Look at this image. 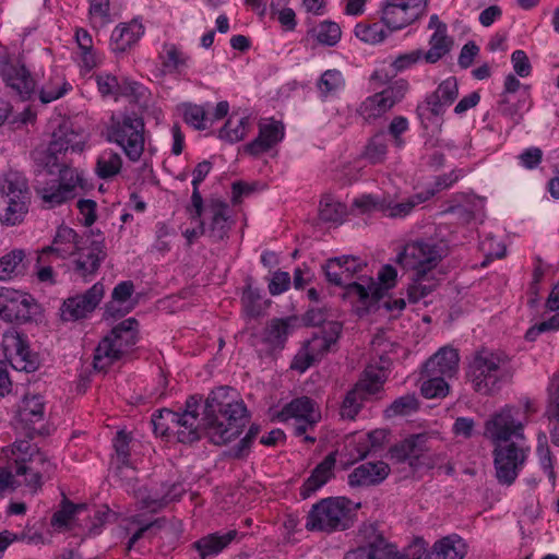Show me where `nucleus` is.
<instances>
[{"instance_id":"1","label":"nucleus","mask_w":559,"mask_h":559,"mask_svg":"<svg viewBox=\"0 0 559 559\" xmlns=\"http://www.w3.org/2000/svg\"><path fill=\"white\" fill-rule=\"evenodd\" d=\"M2 460H5V466L0 467V493L22 486L37 492L55 469L47 454L29 440L17 439L3 448Z\"/></svg>"},{"instance_id":"2","label":"nucleus","mask_w":559,"mask_h":559,"mask_svg":"<svg viewBox=\"0 0 559 559\" xmlns=\"http://www.w3.org/2000/svg\"><path fill=\"white\" fill-rule=\"evenodd\" d=\"M231 393V389L222 386L212 391L205 401L203 421L215 444L230 442L249 421L246 404L230 396Z\"/></svg>"},{"instance_id":"3","label":"nucleus","mask_w":559,"mask_h":559,"mask_svg":"<svg viewBox=\"0 0 559 559\" xmlns=\"http://www.w3.org/2000/svg\"><path fill=\"white\" fill-rule=\"evenodd\" d=\"M366 266L360 258L344 255L328 260L323 270L329 283L343 286L346 297L357 304L358 310L369 312L383 298V289L369 276H358L359 282L352 281Z\"/></svg>"},{"instance_id":"4","label":"nucleus","mask_w":559,"mask_h":559,"mask_svg":"<svg viewBox=\"0 0 559 559\" xmlns=\"http://www.w3.org/2000/svg\"><path fill=\"white\" fill-rule=\"evenodd\" d=\"M510 361L506 354L483 348L468 364L466 379L480 395H492L511 378Z\"/></svg>"},{"instance_id":"5","label":"nucleus","mask_w":559,"mask_h":559,"mask_svg":"<svg viewBox=\"0 0 559 559\" xmlns=\"http://www.w3.org/2000/svg\"><path fill=\"white\" fill-rule=\"evenodd\" d=\"M353 502L345 497L323 498L314 503L306 518L310 532L333 533L352 525Z\"/></svg>"},{"instance_id":"6","label":"nucleus","mask_w":559,"mask_h":559,"mask_svg":"<svg viewBox=\"0 0 559 559\" xmlns=\"http://www.w3.org/2000/svg\"><path fill=\"white\" fill-rule=\"evenodd\" d=\"M107 140L117 144L130 162H139L145 147V123L134 112L112 115L107 127Z\"/></svg>"},{"instance_id":"7","label":"nucleus","mask_w":559,"mask_h":559,"mask_svg":"<svg viewBox=\"0 0 559 559\" xmlns=\"http://www.w3.org/2000/svg\"><path fill=\"white\" fill-rule=\"evenodd\" d=\"M135 319L129 318L116 325L98 344L94 354V368L106 370L121 359L138 342Z\"/></svg>"},{"instance_id":"8","label":"nucleus","mask_w":559,"mask_h":559,"mask_svg":"<svg viewBox=\"0 0 559 559\" xmlns=\"http://www.w3.org/2000/svg\"><path fill=\"white\" fill-rule=\"evenodd\" d=\"M84 171L78 168H63L58 179L39 185L36 193L41 200V205L51 210L60 206L79 194V189L85 185Z\"/></svg>"},{"instance_id":"9","label":"nucleus","mask_w":559,"mask_h":559,"mask_svg":"<svg viewBox=\"0 0 559 559\" xmlns=\"http://www.w3.org/2000/svg\"><path fill=\"white\" fill-rule=\"evenodd\" d=\"M388 378L383 368L368 366L361 378L345 395L341 405L340 415L343 419H355L365 401L379 393Z\"/></svg>"},{"instance_id":"10","label":"nucleus","mask_w":559,"mask_h":559,"mask_svg":"<svg viewBox=\"0 0 559 559\" xmlns=\"http://www.w3.org/2000/svg\"><path fill=\"white\" fill-rule=\"evenodd\" d=\"M530 447L524 442L498 443L493 450L496 477L501 485L511 486L522 471Z\"/></svg>"},{"instance_id":"11","label":"nucleus","mask_w":559,"mask_h":559,"mask_svg":"<svg viewBox=\"0 0 559 559\" xmlns=\"http://www.w3.org/2000/svg\"><path fill=\"white\" fill-rule=\"evenodd\" d=\"M40 307L25 292L0 287V319L10 323H26L36 320Z\"/></svg>"},{"instance_id":"12","label":"nucleus","mask_w":559,"mask_h":559,"mask_svg":"<svg viewBox=\"0 0 559 559\" xmlns=\"http://www.w3.org/2000/svg\"><path fill=\"white\" fill-rule=\"evenodd\" d=\"M426 8L427 0H383L380 5L381 22L393 34L420 20Z\"/></svg>"},{"instance_id":"13","label":"nucleus","mask_w":559,"mask_h":559,"mask_svg":"<svg viewBox=\"0 0 559 559\" xmlns=\"http://www.w3.org/2000/svg\"><path fill=\"white\" fill-rule=\"evenodd\" d=\"M441 260V251L435 243L414 241L407 243L399 254L397 262L414 274L427 275Z\"/></svg>"},{"instance_id":"14","label":"nucleus","mask_w":559,"mask_h":559,"mask_svg":"<svg viewBox=\"0 0 559 559\" xmlns=\"http://www.w3.org/2000/svg\"><path fill=\"white\" fill-rule=\"evenodd\" d=\"M277 418L280 421H292L294 435L301 437L314 427L321 419V414L311 399L301 396L286 404Z\"/></svg>"},{"instance_id":"15","label":"nucleus","mask_w":559,"mask_h":559,"mask_svg":"<svg viewBox=\"0 0 559 559\" xmlns=\"http://www.w3.org/2000/svg\"><path fill=\"white\" fill-rule=\"evenodd\" d=\"M45 400L38 393H26L16 411V429L33 439L44 433Z\"/></svg>"},{"instance_id":"16","label":"nucleus","mask_w":559,"mask_h":559,"mask_svg":"<svg viewBox=\"0 0 559 559\" xmlns=\"http://www.w3.org/2000/svg\"><path fill=\"white\" fill-rule=\"evenodd\" d=\"M407 87V83L401 80L389 85L380 93L367 97L359 106V115L365 120L381 117L404 98Z\"/></svg>"},{"instance_id":"17","label":"nucleus","mask_w":559,"mask_h":559,"mask_svg":"<svg viewBox=\"0 0 559 559\" xmlns=\"http://www.w3.org/2000/svg\"><path fill=\"white\" fill-rule=\"evenodd\" d=\"M459 96V85L454 76L443 80L438 87L428 94L425 100L416 108L421 121L431 117L442 116Z\"/></svg>"},{"instance_id":"18","label":"nucleus","mask_w":559,"mask_h":559,"mask_svg":"<svg viewBox=\"0 0 559 559\" xmlns=\"http://www.w3.org/2000/svg\"><path fill=\"white\" fill-rule=\"evenodd\" d=\"M205 229L207 236L213 241H221L228 237V233L231 228V209L225 201L216 198L207 200L206 204H203V213Z\"/></svg>"},{"instance_id":"19","label":"nucleus","mask_w":559,"mask_h":559,"mask_svg":"<svg viewBox=\"0 0 559 559\" xmlns=\"http://www.w3.org/2000/svg\"><path fill=\"white\" fill-rule=\"evenodd\" d=\"M104 292V285L97 282L84 294L67 298L60 308L61 319L63 321H76L86 318L98 306Z\"/></svg>"},{"instance_id":"20","label":"nucleus","mask_w":559,"mask_h":559,"mask_svg":"<svg viewBox=\"0 0 559 559\" xmlns=\"http://www.w3.org/2000/svg\"><path fill=\"white\" fill-rule=\"evenodd\" d=\"M511 407H504L486 421V435L496 443L509 442L511 437L524 441L523 424L514 419Z\"/></svg>"},{"instance_id":"21","label":"nucleus","mask_w":559,"mask_h":559,"mask_svg":"<svg viewBox=\"0 0 559 559\" xmlns=\"http://www.w3.org/2000/svg\"><path fill=\"white\" fill-rule=\"evenodd\" d=\"M75 253L74 271L84 278L95 275L107 257L104 239H90Z\"/></svg>"},{"instance_id":"22","label":"nucleus","mask_w":559,"mask_h":559,"mask_svg":"<svg viewBox=\"0 0 559 559\" xmlns=\"http://www.w3.org/2000/svg\"><path fill=\"white\" fill-rule=\"evenodd\" d=\"M3 346L10 352L12 367L20 371L33 372L39 366L37 354L32 353L26 340L19 333H7L3 338Z\"/></svg>"},{"instance_id":"23","label":"nucleus","mask_w":559,"mask_h":559,"mask_svg":"<svg viewBox=\"0 0 559 559\" xmlns=\"http://www.w3.org/2000/svg\"><path fill=\"white\" fill-rule=\"evenodd\" d=\"M79 245L78 233L69 226L61 225L57 228L51 245L38 251V262H49V258L52 257L67 259L76 252Z\"/></svg>"},{"instance_id":"24","label":"nucleus","mask_w":559,"mask_h":559,"mask_svg":"<svg viewBox=\"0 0 559 559\" xmlns=\"http://www.w3.org/2000/svg\"><path fill=\"white\" fill-rule=\"evenodd\" d=\"M0 73L5 84L22 98H28L35 91V81L20 60H7L1 64Z\"/></svg>"},{"instance_id":"25","label":"nucleus","mask_w":559,"mask_h":559,"mask_svg":"<svg viewBox=\"0 0 559 559\" xmlns=\"http://www.w3.org/2000/svg\"><path fill=\"white\" fill-rule=\"evenodd\" d=\"M285 134L282 122L271 120L269 123L259 126L258 136L245 145L243 150L247 154L259 156L280 143Z\"/></svg>"},{"instance_id":"26","label":"nucleus","mask_w":559,"mask_h":559,"mask_svg":"<svg viewBox=\"0 0 559 559\" xmlns=\"http://www.w3.org/2000/svg\"><path fill=\"white\" fill-rule=\"evenodd\" d=\"M144 35V26L138 20L119 23L111 32L109 47L112 52L121 53L130 50Z\"/></svg>"},{"instance_id":"27","label":"nucleus","mask_w":559,"mask_h":559,"mask_svg":"<svg viewBox=\"0 0 559 559\" xmlns=\"http://www.w3.org/2000/svg\"><path fill=\"white\" fill-rule=\"evenodd\" d=\"M460 356L452 347H442L424 365V374L453 378L459 369Z\"/></svg>"},{"instance_id":"28","label":"nucleus","mask_w":559,"mask_h":559,"mask_svg":"<svg viewBox=\"0 0 559 559\" xmlns=\"http://www.w3.org/2000/svg\"><path fill=\"white\" fill-rule=\"evenodd\" d=\"M201 407V397L197 395L189 396L186 401V408L182 413L178 412L183 429L179 430V442L192 443L201 438L199 409Z\"/></svg>"},{"instance_id":"29","label":"nucleus","mask_w":559,"mask_h":559,"mask_svg":"<svg viewBox=\"0 0 559 559\" xmlns=\"http://www.w3.org/2000/svg\"><path fill=\"white\" fill-rule=\"evenodd\" d=\"M390 474V467L386 463L367 462L357 466L348 475V485L350 487H369L382 483Z\"/></svg>"},{"instance_id":"30","label":"nucleus","mask_w":559,"mask_h":559,"mask_svg":"<svg viewBox=\"0 0 559 559\" xmlns=\"http://www.w3.org/2000/svg\"><path fill=\"white\" fill-rule=\"evenodd\" d=\"M98 93L103 98L118 99L121 96H128L139 93L142 86L135 82L119 79L107 72H99L94 76Z\"/></svg>"},{"instance_id":"31","label":"nucleus","mask_w":559,"mask_h":559,"mask_svg":"<svg viewBox=\"0 0 559 559\" xmlns=\"http://www.w3.org/2000/svg\"><path fill=\"white\" fill-rule=\"evenodd\" d=\"M84 144L83 134L64 123L52 133L48 146L52 154L60 153L62 157L67 158L69 153H81L84 150Z\"/></svg>"},{"instance_id":"32","label":"nucleus","mask_w":559,"mask_h":559,"mask_svg":"<svg viewBox=\"0 0 559 559\" xmlns=\"http://www.w3.org/2000/svg\"><path fill=\"white\" fill-rule=\"evenodd\" d=\"M336 452H331L314 467L300 487L299 493L302 499L311 497L334 476Z\"/></svg>"},{"instance_id":"33","label":"nucleus","mask_w":559,"mask_h":559,"mask_svg":"<svg viewBox=\"0 0 559 559\" xmlns=\"http://www.w3.org/2000/svg\"><path fill=\"white\" fill-rule=\"evenodd\" d=\"M426 441L425 435H413L393 445L390 449V456L396 462H408L414 467L426 451Z\"/></svg>"},{"instance_id":"34","label":"nucleus","mask_w":559,"mask_h":559,"mask_svg":"<svg viewBox=\"0 0 559 559\" xmlns=\"http://www.w3.org/2000/svg\"><path fill=\"white\" fill-rule=\"evenodd\" d=\"M238 532L230 530L225 533L216 532L207 534L192 544L201 559H207L221 554L237 537Z\"/></svg>"},{"instance_id":"35","label":"nucleus","mask_w":559,"mask_h":559,"mask_svg":"<svg viewBox=\"0 0 559 559\" xmlns=\"http://www.w3.org/2000/svg\"><path fill=\"white\" fill-rule=\"evenodd\" d=\"M466 552L464 540L453 534L437 540L429 551L426 550L424 559H464Z\"/></svg>"},{"instance_id":"36","label":"nucleus","mask_w":559,"mask_h":559,"mask_svg":"<svg viewBox=\"0 0 559 559\" xmlns=\"http://www.w3.org/2000/svg\"><path fill=\"white\" fill-rule=\"evenodd\" d=\"M376 540H380L376 547V559H421L426 552V542L423 538L413 540L404 552H400L395 545L384 543L382 537Z\"/></svg>"},{"instance_id":"37","label":"nucleus","mask_w":559,"mask_h":559,"mask_svg":"<svg viewBox=\"0 0 559 559\" xmlns=\"http://www.w3.org/2000/svg\"><path fill=\"white\" fill-rule=\"evenodd\" d=\"M25 201L28 203V187L26 179L19 173L10 171L0 180V200Z\"/></svg>"},{"instance_id":"38","label":"nucleus","mask_w":559,"mask_h":559,"mask_svg":"<svg viewBox=\"0 0 559 559\" xmlns=\"http://www.w3.org/2000/svg\"><path fill=\"white\" fill-rule=\"evenodd\" d=\"M295 318L273 319L265 326L263 332V341L272 348H282L288 335L293 331Z\"/></svg>"},{"instance_id":"39","label":"nucleus","mask_w":559,"mask_h":559,"mask_svg":"<svg viewBox=\"0 0 559 559\" xmlns=\"http://www.w3.org/2000/svg\"><path fill=\"white\" fill-rule=\"evenodd\" d=\"M162 66L168 73H181L189 67L190 57L175 44L166 43L159 55Z\"/></svg>"},{"instance_id":"40","label":"nucleus","mask_w":559,"mask_h":559,"mask_svg":"<svg viewBox=\"0 0 559 559\" xmlns=\"http://www.w3.org/2000/svg\"><path fill=\"white\" fill-rule=\"evenodd\" d=\"M72 90V85L60 72H51L39 91V99L44 104L51 103L63 97Z\"/></svg>"},{"instance_id":"41","label":"nucleus","mask_w":559,"mask_h":559,"mask_svg":"<svg viewBox=\"0 0 559 559\" xmlns=\"http://www.w3.org/2000/svg\"><path fill=\"white\" fill-rule=\"evenodd\" d=\"M433 194H435V190L428 191L425 194L424 193H417V194L408 198L406 201L397 202V203L393 202L392 200H389V199L384 198L382 213L385 216L392 217V218L405 217V216H407L413 211V209L416 205H418L420 203H424L429 198H431Z\"/></svg>"},{"instance_id":"42","label":"nucleus","mask_w":559,"mask_h":559,"mask_svg":"<svg viewBox=\"0 0 559 559\" xmlns=\"http://www.w3.org/2000/svg\"><path fill=\"white\" fill-rule=\"evenodd\" d=\"M152 424L155 433L166 436L168 433H175L179 440V430L183 429L178 412H174L169 408H163L155 412L152 415Z\"/></svg>"},{"instance_id":"43","label":"nucleus","mask_w":559,"mask_h":559,"mask_svg":"<svg viewBox=\"0 0 559 559\" xmlns=\"http://www.w3.org/2000/svg\"><path fill=\"white\" fill-rule=\"evenodd\" d=\"M355 36L369 45L383 43L392 33L385 24L381 22H359L354 28Z\"/></svg>"},{"instance_id":"44","label":"nucleus","mask_w":559,"mask_h":559,"mask_svg":"<svg viewBox=\"0 0 559 559\" xmlns=\"http://www.w3.org/2000/svg\"><path fill=\"white\" fill-rule=\"evenodd\" d=\"M212 169V164L209 160H203L199 163L193 173V179H192V195H191V205L188 206V211L194 214H192L193 218H200L203 213V199L199 191V186L201 182L205 179V177L210 174Z\"/></svg>"},{"instance_id":"45","label":"nucleus","mask_w":559,"mask_h":559,"mask_svg":"<svg viewBox=\"0 0 559 559\" xmlns=\"http://www.w3.org/2000/svg\"><path fill=\"white\" fill-rule=\"evenodd\" d=\"M320 98L326 100L336 97L345 87V79L340 70L324 71L317 83Z\"/></svg>"},{"instance_id":"46","label":"nucleus","mask_w":559,"mask_h":559,"mask_svg":"<svg viewBox=\"0 0 559 559\" xmlns=\"http://www.w3.org/2000/svg\"><path fill=\"white\" fill-rule=\"evenodd\" d=\"M250 127L249 117L230 115L221 128L218 136L230 144L237 143L247 135Z\"/></svg>"},{"instance_id":"47","label":"nucleus","mask_w":559,"mask_h":559,"mask_svg":"<svg viewBox=\"0 0 559 559\" xmlns=\"http://www.w3.org/2000/svg\"><path fill=\"white\" fill-rule=\"evenodd\" d=\"M122 168V157L119 153L104 150L96 159L95 174L98 178L108 180L117 176Z\"/></svg>"},{"instance_id":"48","label":"nucleus","mask_w":559,"mask_h":559,"mask_svg":"<svg viewBox=\"0 0 559 559\" xmlns=\"http://www.w3.org/2000/svg\"><path fill=\"white\" fill-rule=\"evenodd\" d=\"M75 40L80 50L83 67L87 70H92L97 67L102 61V57L94 48L91 34L84 28H78L75 32Z\"/></svg>"},{"instance_id":"49","label":"nucleus","mask_w":559,"mask_h":559,"mask_svg":"<svg viewBox=\"0 0 559 559\" xmlns=\"http://www.w3.org/2000/svg\"><path fill=\"white\" fill-rule=\"evenodd\" d=\"M429 50L424 52L427 63H436L450 52L453 40L448 36V27L441 26V31L435 32L429 39Z\"/></svg>"},{"instance_id":"50","label":"nucleus","mask_w":559,"mask_h":559,"mask_svg":"<svg viewBox=\"0 0 559 559\" xmlns=\"http://www.w3.org/2000/svg\"><path fill=\"white\" fill-rule=\"evenodd\" d=\"M342 324L340 322L330 321L328 322L320 335H316L309 342V347L311 352L318 353H326L330 350L331 346L334 345L341 333H342Z\"/></svg>"},{"instance_id":"51","label":"nucleus","mask_w":559,"mask_h":559,"mask_svg":"<svg viewBox=\"0 0 559 559\" xmlns=\"http://www.w3.org/2000/svg\"><path fill=\"white\" fill-rule=\"evenodd\" d=\"M308 34L311 35L320 45L334 47L341 40L342 29L336 22L325 20L313 26Z\"/></svg>"},{"instance_id":"52","label":"nucleus","mask_w":559,"mask_h":559,"mask_svg":"<svg viewBox=\"0 0 559 559\" xmlns=\"http://www.w3.org/2000/svg\"><path fill=\"white\" fill-rule=\"evenodd\" d=\"M27 204L25 201L0 200V221L8 226L20 224L27 213Z\"/></svg>"},{"instance_id":"53","label":"nucleus","mask_w":559,"mask_h":559,"mask_svg":"<svg viewBox=\"0 0 559 559\" xmlns=\"http://www.w3.org/2000/svg\"><path fill=\"white\" fill-rule=\"evenodd\" d=\"M25 253L23 250H13L0 259V280L7 281L23 274Z\"/></svg>"},{"instance_id":"54","label":"nucleus","mask_w":559,"mask_h":559,"mask_svg":"<svg viewBox=\"0 0 559 559\" xmlns=\"http://www.w3.org/2000/svg\"><path fill=\"white\" fill-rule=\"evenodd\" d=\"M130 488L133 489L135 498L141 501L143 508L157 511L158 509L168 504L166 500H157V498H160L165 495V484H160L158 487H154L150 490L146 488H139L135 490L133 485L128 484L127 490L129 491Z\"/></svg>"},{"instance_id":"55","label":"nucleus","mask_w":559,"mask_h":559,"mask_svg":"<svg viewBox=\"0 0 559 559\" xmlns=\"http://www.w3.org/2000/svg\"><path fill=\"white\" fill-rule=\"evenodd\" d=\"M421 394L426 399H440L448 395L450 386L448 384L449 378L442 376L424 374L421 372Z\"/></svg>"},{"instance_id":"56","label":"nucleus","mask_w":559,"mask_h":559,"mask_svg":"<svg viewBox=\"0 0 559 559\" xmlns=\"http://www.w3.org/2000/svg\"><path fill=\"white\" fill-rule=\"evenodd\" d=\"M346 205L334 200L331 195H325L320 202V218L329 223H342L346 216Z\"/></svg>"},{"instance_id":"57","label":"nucleus","mask_w":559,"mask_h":559,"mask_svg":"<svg viewBox=\"0 0 559 559\" xmlns=\"http://www.w3.org/2000/svg\"><path fill=\"white\" fill-rule=\"evenodd\" d=\"M388 153V142L384 133L380 132L374 134L367 143L364 157L370 164H380L384 162Z\"/></svg>"},{"instance_id":"58","label":"nucleus","mask_w":559,"mask_h":559,"mask_svg":"<svg viewBox=\"0 0 559 559\" xmlns=\"http://www.w3.org/2000/svg\"><path fill=\"white\" fill-rule=\"evenodd\" d=\"M536 452L543 471L547 474L552 487L556 485V474L554 471L552 456L547 443V436L544 431L537 435Z\"/></svg>"},{"instance_id":"59","label":"nucleus","mask_w":559,"mask_h":559,"mask_svg":"<svg viewBox=\"0 0 559 559\" xmlns=\"http://www.w3.org/2000/svg\"><path fill=\"white\" fill-rule=\"evenodd\" d=\"M134 292V285L131 281L120 282L115 286L111 293V301L107 306V311L111 312H120L121 307L129 301L132 294Z\"/></svg>"},{"instance_id":"60","label":"nucleus","mask_w":559,"mask_h":559,"mask_svg":"<svg viewBox=\"0 0 559 559\" xmlns=\"http://www.w3.org/2000/svg\"><path fill=\"white\" fill-rule=\"evenodd\" d=\"M435 288L436 283L429 278H426V275L414 274L413 283L408 286L407 289L408 301L416 304L432 293Z\"/></svg>"},{"instance_id":"61","label":"nucleus","mask_w":559,"mask_h":559,"mask_svg":"<svg viewBox=\"0 0 559 559\" xmlns=\"http://www.w3.org/2000/svg\"><path fill=\"white\" fill-rule=\"evenodd\" d=\"M419 403L414 394L400 396L385 409L386 417L406 416L418 409Z\"/></svg>"},{"instance_id":"62","label":"nucleus","mask_w":559,"mask_h":559,"mask_svg":"<svg viewBox=\"0 0 559 559\" xmlns=\"http://www.w3.org/2000/svg\"><path fill=\"white\" fill-rule=\"evenodd\" d=\"M260 430L261 428L259 425L252 424L246 436L229 449L228 455L237 460L247 457L251 451L253 442L260 433Z\"/></svg>"},{"instance_id":"63","label":"nucleus","mask_w":559,"mask_h":559,"mask_svg":"<svg viewBox=\"0 0 559 559\" xmlns=\"http://www.w3.org/2000/svg\"><path fill=\"white\" fill-rule=\"evenodd\" d=\"M183 120L197 130H204L207 128L210 117L203 106L187 104L183 105Z\"/></svg>"},{"instance_id":"64","label":"nucleus","mask_w":559,"mask_h":559,"mask_svg":"<svg viewBox=\"0 0 559 559\" xmlns=\"http://www.w3.org/2000/svg\"><path fill=\"white\" fill-rule=\"evenodd\" d=\"M546 415L548 418L559 417V371L550 379Z\"/></svg>"}]
</instances>
